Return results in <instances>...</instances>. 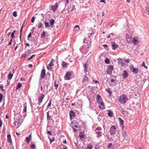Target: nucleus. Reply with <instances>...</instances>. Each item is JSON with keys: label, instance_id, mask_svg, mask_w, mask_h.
I'll return each mask as SVG.
<instances>
[{"label": "nucleus", "instance_id": "obj_62", "mask_svg": "<svg viewBox=\"0 0 149 149\" xmlns=\"http://www.w3.org/2000/svg\"><path fill=\"white\" fill-rule=\"evenodd\" d=\"M20 80L22 81H25V78H20Z\"/></svg>", "mask_w": 149, "mask_h": 149}, {"label": "nucleus", "instance_id": "obj_64", "mask_svg": "<svg viewBox=\"0 0 149 149\" xmlns=\"http://www.w3.org/2000/svg\"><path fill=\"white\" fill-rule=\"evenodd\" d=\"M125 61L127 63H129L130 62L128 59H126L125 60Z\"/></svg>", "mask_w": 149, "mask_h": 149}, {"label": "nucleus", "instance_id": "obj_12", "mask_svg": "<svg viewBox=\"0 0 149 149\" xmlns=\"http://www.w3.org/2000/svg\"><path fill=\"white\" fill-rule=\"evenodd\" d=\"M113 69V67L112 65H110L108 67L107 70V72L108 73L110 74L111 72L112 71Z\"/></svg>", "mask_w": 149, "mask_h": 149}, {"label": "nucleus", "instance_id": "obj_14", "mask_svg": "<svg viewBox=\"0 0 149 149\" xmlns=\"http://www.w3.org/2000/svg\"><path fill=\"white\" fill-rule=\"evenodd\" d=\"M31 134H30L29 136L26 137L25 141L27 143H29L30 140L31 139Z\"/></svg>", "mask_w": 149, "mask_h": 149}, {"label": "nucleus", "instance_id": "obj_47", "mask_svg": "<svg viewBox=\"0 0 149 149\" xmlns=\"http://www.w3.org/2000/svg\"><path fill=\"white\" fill-rule=\"evenodd\" d=\"M111 35L114 36V35H115V34H114L113 33H111L110 34H109V35L107 36V37L109 38H110L111 37Z\"/></svg>", "mask_w": 149, "mask_h": 149}, {"label": "nucleus", "instance_id": "obj_2", "mask_svg": "<svg viewBox=\"0 0 149 149\" xmlns=\"http://www.w3.org/2000/svg\"><path fill=\"white\" fill-rule=\"evenodd\" d=\"M21 40L22 38L21 37V38H19V39H17L15 41V43L14 44V46H15V44H17V45L14 48V50H16L19 46H20Z\"/></svg>", "mask_w": 149, "mask_h": 149}, {"label": "nucleus", "instance_id": "obj_20", "mask_svg": "<svg viewBox=\"0 0 149 149\" xmlns=\"http://www.w3.org/2000/svg\"><path fill=\"white\" fill-rule=\"evenodd\" d=\"M69 65L67 63L63 61L62 64V67L64 68H67V65Z\"/></svg>", "mask_w": 149, "mask_h": 149}, {"label": "nucleus", "instance_id": "obj_11", "mask_svg": "<svg viewBox=\"0 0 149 149\" xmlns=\"http://www.w3.org/2000/svg\"><path fill=\"white\" fill-rule=\"evenodd\" d=\"M45 75V70L43 69L41 71L40 77L41 79H43L44 78Z\"/></svg>", "mask_w": 149, "mask_h": 149}, {"label": "nucleus", "instance_id": "obj_8", "mask_svg": "<svg viewBox=\"0 0 149 149\" xmlns=\"http://www.w3.org/2000/svg\"><path fill=\"white\" fill-rule=\"evenodd\" d=\"M79 136L80 139L82 140H84L85 139V135L83 132H80L79 134Z\"/></svg>", "mask_w": 149, "mask_h": 149}, {"label": "nucleus", "instance_id": "obj_23", "mask_svg": "<svg viewBox=\"0 0 149 149\" xmlns=\"http://www.w3.org/2000/svg\"><path fill=\"white\" fill-rule=\"evenodd\" d=\"M31 148L30 149H36L35 145L32 142H31Z\"/></svg>", "mask_w": 149, "mask_h": 149}, {"label": "nucleus", "instance_id": "obj_58", "mask_svg": "<svg viewBox=\"0 0 149 149\" xmlns=\"http://www.w3.org/2000/svg\"><path fill=\"white\" fill-rule=\"evenodd\" d=\"M2 124V121L1 120V119H0V127H1Z\"/></svg>", "mask_w": 149, "mask_h": 149}, {"label": "nucleus", "instance_id": "obj_45", "mask_svg": "<svg viewBox=\"0 0 149 149\" xmlns=\"http://www.w3.org/2000/svg\"><path fill=\"white\" fill-rule=\"evenodd\" d=\"M76 8H75V6L74 5H73L72 6V9L71 10V11H72L73 10H75Z\"/></svg>", "mask_w": 149, "mask_h": 149}, {"label": "nucleus", "instance_id": "obj_53", "mask_svg": "<svg viewBox=\"0 0 149 149\" xmlns=\"http://www.w3.org/2000/svg\"><path fill=\"white\" fill-rule=\"evenodd\" d=\"M122 113L124 114H126L127 113V112L125 111H122Z\"/></svg>", "mask_w": 149, "mask_h": 149}, {"label": "nucleus", "instance_id": "obj_5", "mask_svg": "<svg viewBox=\"0 0 149 149\" xmlns=\"http://www.w3.org/2000/svg\"><path fill=\"white\" fill-rule=\"evenodd\" d=\"M130 69L131 71L133 72L134 74H136L138 71L137 68H134L132 65L130 66Z\"/></svg>", "mask_w": 149, "mask_h": 149}, {"label": "nucleus", "instance_id": "obj_63", "mask_svg": "<svg viewBox=\"0 0 149 149\" xmlns=\"http://www.w3.org/2000/svg\"><path fill=\"white\" fill-rule=\"evenodd\" d=\"M78 28V29H79V26L78 25H76L74 27V28Z\"/></svg>", "mask_w": 149, "mask_h": 149}, {"label": "nucleus", "instance_id": "obj_16", "mask_svg": "<svg viewBox=\"0 0 149 149\" xmlns=\"http://www.w3.org/2000/svg\"><path fill=\"white\" fill-rule=\"evenodd\" d=\"M72 126L73 127V129L74 131H77L79 130V128L77 125H74L73 124H72Z\"/></svg>", "mask_w": 149, "mask_h": 149}, {"label": "nucleus", "instance_id": "obj_43", "mask_svg": "<svg viewBox=\"0 0 149 149\" xmlns=\"http://www.w3.org/2000/svg\"><path fill=\"white\" fill-rule=\"evenodd\" d=\"M22 28H21V29L20 30L19 38H21V37H22Z\"/></svg>", "mask_w": 149, "mask_h": 149}, {"label": "nucleus", "instance_id": "obj_56", "mask_svg": "<svg viewBox=\"0 0 149 149\" xmlns=\"http://www.w3.org/2000/svg\"><path fill=\"white\" fill-rule=\"evenodd\" d=\"M12 39H11L10 40V41L8 43V44L9 45H11L12 44Z\"/></svg>", "mask_w": 149, "mask_h": 149}, {"label": "nucleus", "instance_id": "obj_50", "mask_svg": "<svg viewBox=\"0 0 149 149\" xmlns=\"http://www.w3.org/2000/svg\"><path fill=\"white\" fill-rule=\"evenodd\" d=\"M3 86L2 84H0V88L3 91H4L3 89Z\"/></svg>", "mask_w": 149, "mask_h": 149}, {"label": "nucleus", "instance_id": "obj_9", "mask_svg": "<svg viewBox=\"0 0 149 149\" xmlns=\"http://www.w3.org/2000/svg\"><path fill=\"white\" fill-rule=\"evenodd\" d=\"M58 3L57 2H56L55 5H52V9L53 11L55 12L56 10L58 8Z\"/></svg>", "mask_w": 149, "mask_h": 149}, {"label": "nucleus", "instance_id": "obj_25", "mask_svg": "<svg viewBox=\"0 0 149 149\" xmlns=\"http://www.w3.org/2000/svg\"><path fill=\"white\" fill-rule=\"evenodd\" d=\"M37 27L38 29L41 28L42 26V24L41 22H40L37 24Z\"/></svg>", "mask_w": 149, "mask_h": 149}, {"label": "nucleus", "instance_id": "obj_52", "mask_svg": "<svg viewBox=\"0 0 149 149\" xmlns=\"http://www.w3.org/2000/svg\"><path fill=\"white\" fill-rule=\"evenodd\" d=\"M62 1H64L65 2V4H67L68 2V0H62Z\"/></svg>", "mask_w": 149, "mask_h": 149}, {"label": "nucleus", "instance_id": "obj_17", "mask_svg": "<svg viewBox=\"0 0 149 149\" xmlns=\"http://www.w3.org/2000/svg\"><path fill=\"white\" fill-rule=\"evenodd\" d=\"M132 37L129 36H126V40L127 42H128V43H129L131 42V40L132 39Z\"/></svg>", "mask_w": 149, "mask_h": 149}, {"label": "nucleus", "instance_id": "obj_26", "mask_svg": "<svg viewBox=\"0 0 149 149\" xmlns=\"http://www.w3.org/2000/svg\"><path fill=\"white\" fill-rule=\"evenodd\" d=\"M13 75L10 72L8 76V79H10L13 77Z\"/></svg>", "mask_w": 149, "mask_h": 149}, {"label": "nucleus", "instance_id": "obj_29", "mask_svg": "<svg viewBox=\"0 0 149 149\" xmlns=\"http://www.w3.org/2000/svg\"><path fill=\"white\" fill-rule=\"evenodd\" d=\"M108 115L110 117H112L113 115V113L111 111L109 110L108 113Z\"/></svg>", "mask_w": 149, "mask_h": 149}, {"label": "nucleus", "instance_id": "obj_60", "mask_svg": "<svg viewBox=\"0 0 149 149\" xmlns=\"http://www.w3.org/2000/svg\"><path fill=\"white\" fill-rule=\"evenodd\" d=\"M26 110H27V109H26V106L25 107V108L24 109V112H26Z\"/></svg>", "mask_w": 149, "mask_h": 149}, {"label": "nucleus", "instance_id": "obj_46", "mask_svg": "<svg viewBox=\"0 0 149 149\" xmlns=\"http://www.w3.org/2000/svg\"><path fill=\"white\" fill-rule=\"evenodd\" d=\"M13 15L15 17H16L17 16V12L15 11L13 12Z\"/></svg>", "mask_w": 149, "mask_h": 149}, {"label": "nucleus", "instance_id": "obj_6", "mask_svg": "<svg viewBox=\"0 0 149 149\" xmlns=\"http://www.w3.org/2000/svg\"><path fill=\"white\" fill-rule=\"evenodd\" d=\"M88 79L87 77L85 75L84 76L82 81V84L84 85H85L88 82Z\"/></svg>", "mask_w": 149, "mask_h": 149}, {"label": "nucleus", "instance_id": "obj_10", "mask_svg": "<svg viewBox=\"0 0 149 149\" xmlns=\"http://www.w3.org/2000/svg\"><path fill=\"white\" fill-rule=\"evenodd\" d=\"M69 114L70 120H72V118H74L75 117V114L74 111L72 110L70 111Z\"/></svg>", "mask_w": 149, "mask_h": 149}, {"label": "nucleus", "instance_id": "obj_61", "mask_svg": "<svg viewBox=\"0 0 149 149\" xmlns=\"http://www.w3.org/2000/svg\"><path fill=\"white\" fill-rule=\"evenodd\" d=\"M51 100L50 101L49 103L48 104L47 106L48 107H50L51 106Z\"/></svg>", "mask_w": 149, "mask_h": 149}, {"label": "nucleus", "instance_id": "obj_55", "mask_svg": "<svg viewBox=\"0 0 149 149\" xmlns=\"http://www.w3.org/2000/svg\"><path fill=\"white\" fill-rule=\"evenodd\" d=\"M14 36H15L14 34H13V33H12L11 35V36L12 37L11 39H12L13 40V37H14Z\"/></svg>", "mask_w": 149, "mask_h": 149}, {"label": "nucleus", "instance_id": "obj_38", "mask_svg": "<svg viewBox=\"0 0 149 149\" xmlns=\"http://www.w3.org/2000/svg\"><path fill=\"white\" fill-rule=\"evenodd\" d=\"M107 91L108 93H109V96H110L112 94V92L110 91L109 89H107Z\"/></svg>", "mask_w": 149, "mask_h": 149}, {"label": "nucleus", "instance_id": "obj_39", "mask_svg": "<svg viewBox=\"0 0 149 149\" xmlns=\"http://www.w3.org/2000/svg\"><path fill=\"white\" fill-rule=\"evenodd\" d=\"M105 62L107 64H109V60L108 58H106L105 59Z\"/></svg>", "mask_w": 149, "mask_h": 149}, {"label": "nucleus", "instance_id": "obj_3", "mask_svg": "<svg viewBox=\"0 0 149 149\" xmlns=\"http://www.w3.org/2000/svg\"><path fill=\"white\" fill-rule=\"evenodd\" d=\"M71 74H72L70 72H67L64 76L65 79L67 80H70L71 79Z\"/></svg>", "mask_w": 149, "mask_h": 149}, {"label": "nucleus", "instance_id": "obj_54", "mask_svg": "<svg viewBox=\"0 0 149 149\" xmlns=\"http://www.w3.org/2000/svg\"><path fill=\"white\" fill-rule=\"evenodd\" d=\"M111 146H112V143H109V144L108 145V148H111Z\"/></svg>", "mask_w": 149, "mask_h": 149}, {"label": "nucleus", "instance_id": "obj_19", "mask_svg": "<svg viewBox=\"0 0 149 149\" xmlns=\"http://www.w3.org/2000/svg\"><path fill=\"white\" fill-rule=\"evenodd\" d=\"M7 139L8 142L10 143H12V140L11 139V135L9 134L7 135Z\"/></svg>", "mask_w": 149, "mask_h": 149}, {"label": "nucleus", "instance_id": "obj_32", "mask_svg": "<svg viewBox=\"0 0 149 149\" xmlns=\"http://www.w3.org/2000/svg\"><path fill=\"white\" fill-rule=\"evenodd\" d=\"M54 60L53 59H51L50 63L49 64V65L51 66H53L54 65Z\"/></svg>", "mask_w": 149, "mask_h": 149}, {"label": "nucleus", "instance_id": "obj_15", "mask_svg": "<svg viewBox=\"0 0 149 149\" xmlns=\"http://www.w3.org/2000/svg\"><path fill=\"white\" fill-rule=\"evenodd\" d=\"M132 42L133 44L134 45H137L138 43V42L137 37H134L133 38Z\"/></svg>", "mask_w": 149, "mask_h": 149}, {"label": "nucleus", "instance_id": "obj_28", "mask_svg": "<svg viewBox=\"0 0 149 149\" xmlns=\"http://www.w3.org/2000/svg\"><path fill=\"white\" fill-rule=\"evenodd\" d=\"M97 136L98 138H100L102 135L101 132H98L97 133Z\"/></svg>", "mask_w": 149, "mask_h": 149}, {"label": "nucleus", "instance_id": "obj_41", "mask_svg": "<svg viewBox=\"0 0 149 149\" xmlns=\"http://www.w3.org/2000/svg\"><path fill=\"white\" fill-rule=\"evenodd\" d=\"M3 97V94L1 93H0V102L2 101Z\"/></svg>", "mask_w": 149, "mask_h": 149}, {"label": "nucleus", "instance_id": "obj_57", "mask_svg": "<svg viewBox=\"0 0 149 149\" xmlns=\"http://www.w3.org/2000/svg\"><path fill=\"white\" fill-rule=\"evenodd\" d=\"M47 133L48 134H49L50 135H52L51 132L50 131H47Z\"/></svg>", "mask_w": 149, "mask_h": 149}, {"label": "nucleus", "instance_id": "obj_7", "mask_svg": "<svg viewBox=\"0 0 149 149\" xmlns=\"http://www.w3.org/2000/svg\"><path fill=\"white\" fill-rule=\"evenodd\" d=\"M97 102L99 103L100 107L102 109H104V102L101 101H98V100Z\"/></svg>", "mask_w": 149, "mask_h": 149}, {"label": "nucleus", "instance_id": "obj_36", "mask_svg": "<svg viewBox=\"0 0 149 149\" xmlns=\"http://www.w3.org/2000/svg\"><path fill=\"white\" fill-rule=\"evenodd\" d=\"M44 24L45 26L46 27H48L49 26V23L45 22Z\"/></svg>", "mask_w": 149, "mask_h": 149}, {"label": "nucleus", "instance_id": "obj_49", "mask_svg": "<svg viewBox=\"0 0 149 149\" xmlns=\"http://www.w3.org/2000/svg\"><path fill=\"white\" fill-rule=\"evenodd\" d=\"M35 17H33L31 20V22L32 23H33L35 21Z\"/></svg>", "mask_w": 149, "mask_h": 149}, {"label": "nucleus", "instance_id": "obj_33", "mask_svg": "<svg viewBox=\"0 0 149 149\" xmlns=\"http://www.w3.org/2000/svg\"><path fill=\"white\" fill-rule=\"evenodd\" d=\"M48 137L50 140V143H51L54 141V137H52V139H51L50 138L49 136H48Z\"/></svg>", "mask_w": 149, "mask_h": 149}, {"label": "nucleus", "instance_id": "obj_27", "mask_svg": "<svg viewBox=\"0 0 149 149\" xmlns=\"http://www.w3.org/2000/svg\"><path fill=\"white\" fill-rule=\"evenodd\" d=\"M93 148V146L91 144H90L87 146L86 149H92Z\"/></svg>", "mask_w": 149, "mask_h": 149}, {"label": "nucleus", "instance_id": "obj_48", "mask_svg": "<svg viewBox=\"0 0 149 149\" xmlns=\"http://www.w3.org/2000/svg\"><path fill=\"white\" fill-rule=\"evenodd\" d=\"M58 86V85L57 84H56V82H54V86H55V88L56 89H57Z\"/></svg>", "mask_w": 149, "mask_h": 149}, {"label": "nucleus", "instance_id": "obj_30", "mask_svg": "<svg viewBox=\"0 0 149 149\" xmlns=\"http://www.w3.org/2000/svg\"><path fill=\"white\" fill-rule=\"evenodd\" d=\"M45 36V32L43 31L41 35V37L42 38H44Z\"/></svg>", "mask_w": 149, "mask_h": 149}, {"label": "nucleus", "instance_id": "obj_22", "mask_svg": "<svg viewBox=\"0 0 149 149\" xmlns=\"http://www.w3.org/2000/svg\"><path fill=\"white\" fill-rule=\"evenodd\" d=\"M112 46L113 49L114 50H115L118 47V45L117 44H115L114 42L112 44Z\"/></svg>", "mask_w": 149, "mask_h": 149}, {"label": "nucleus", "instance_id": "obj_34", "mask_svg": "<svg viewBox=\"0 0 149 149\" xmlns=\"http://www.w3.org/2000/svg\"><path fill=\"white\" fill-rule=\"evenodd\" d=\"M97 100H98V101H101L100 100L101 99V97L100 96V95H97Z\"/></svg>", "mask_w": 149, "mask_h": 149}, {"label": "nucleus", "instance_id": "obj_51", "mask_svg": "<svg viewBox=\"0 0 149 149\" xmlns=\"http://www.w3.org/2000/svg\"><path fill=\"white\" fill-rule=\"evenodd\" d=\"M96 130H102V128L100 127H98L96 128Z\"/></svg>", "mask_w": 149, "mask_h": 149}, {"label": "nucleus", "instance_id": "obj_35", "mask_svg": "<svg viewBox=\"0 0 149 149\" xmlns=\"http://www.w3.org/2000/svg\"><path fill=\"white\" fill-rule=\"evenodd\" d=\"M47 119L48 120H50L51 119V117L49 115V112H47Z\"/></svg>", "mask_w": 149, "mask_h": 149}, {"label": "nucleus", "instance_id": "obj_21", "mask_svg": "<svg viewBox=\"0 0 149 149\" xmlns=\"http://www.w3.org/2000/svg\"><path fill=\"white\" fill-rule=\"evenodd\" d=\"M55 20L53 19H51L49 20V22L51 27H52L54 23Z\"/></svg>", "mask_w": 149, "mask_h": 149}, {"label": "nucleus", "instance_id": "obj_18", "mask_svg": "<svg viewBox=\"0 0 149 149\" xmlns=\"http://www.w3.org/2000/svg\"><path fill=\"white\" fill-rule=\"evenodd\" d=\"M123 76L124 78H126V77H127L128 76V73L126 70H124L123 73Z\"/></svg>", "mask_w": 149, "mask_h": 149}, {"label": "nucleus", "instance_id": "obj_37", "mask_svg": "<svg viewBox=\"0 0 149 149\" xmlns=\"http://www.w3.org/2000/svg\"><path fill=\"white\" fill-rule=\"evenodd\" d=\"M123 136L124 138H127V134L125 132L123 133Z\"/></svg>", "mask_w": 149, "mask_h": 149}, {"label": "nucleus", "instance_id": "obj_13", "mask_svg": "<svg viewBox=\"0 0 149 149\" xmlns=\"http://www.w3.org/2000/svg\"><path fill=\"white\" fill-rule=\"evenodd\" d=\"M45 97L44 95L42 94L41 97H40L38 99V104L40 105V103L42 102Z\"/></svg>", "mask_w": 149, "mask_h": 149}, {"label": "nucleus", "instance_id": "obj_24", "mask_svg": "<svg viewBox=\"0 0 149 149\" xmlns=\"http://www.w3.org/2000/svg\"><path fill=\"white\" fill-rule=\"evenodd\" d=\"M118 119L120 125H123L124 122V121L122 119L120 118H119Z\"/></svg>", "mask_w": 149, "mask_h": 149}, {"label": "nucleus", "instance_id": "obj_40", "mask_svg": "<svg viewBox=\"0 0 149 149\" xmlns=\"http://www.w3.org/2000/svg\"><path fill=\"white\" fill-rule=\"evenodd\" d=\"M35 54L32 55L29 58H28V59H27V61H29L31 59H32L33 58V57H35Z\"/></svg>", "mask_w": 149, "mask_h": 149}, {"label": "nucleus", "instance_id": "obj_4", "mask_svg": "<svg viewBox=\"0 0 149 149\" xmlns=\"http://www.w3.org/2000/svg\"><path fill=\"white\" fill-rule=\"evenodd\" d=\"M116 127L114 125L112 126L110 129V132L111 135L114 134L115 133Z\"/></svg>", "mask_w": 149, "mask_h": 149}, {"label": "nucleus", "instance_id": "obj_31", "mask_svg": "<svg viewBox=\"0 0 149 149\" xmlns=\"http://www.w3.org/2000/svg\"><path fill=\"white\" fill-rule=\"evenodd\" d=\"M22 86L21 84L19 82L18 83L16 87V89H18L19 88Z\"/></svg>", "mask_w": 149, "mask_h": 149}, {"label": "nucleus", "instance_id": "obj_1", "mask_svg": "<svg viewBox=\"0 0 149 149\" xmlns=\"http://www.w3.org/2000/svg\"><path fill=\"white\" fill-rule=\"evenodd\" d=\"M128 100L127 96L125 95H121L119 98V101L122 104H125Z\"/></svg>", "mask_w": 149, "mask_h": 149}, {"label": "nucleus", "instance_id": "obj_44", "mask_svg": "<svg viewBox=\"0 0 149 149\" xmlns=\"http://www.w3.org/2000/svg\"><path fill=\"white\" fill-rule=\"evenodd\" d=\"M87 66V65L86 63L84 64V71L86 72L87 71V68H86Z\"/></svg>", "mask_w": 149, "mask_h": 149}, {"label": "nucleus", "instance_id": "obj_42", "mask_svg": "<svg viewBox=\"0 0 149 149\" xmlns=\"http://www.w3.org/2000/svg\"><path fill=\"white\" fill-rule=\"evenodd\" d=\"M52 66H50L49 65L48 66H47V68L48 70L51 71L52 69Z\"/></svg>", "mask_w": 149, "mask_h": 149}, {"label": "nucleus", "instance_id": "obj_59", "mask_svg": "<svg viewBox=\"0 0 149 149\" xmlns=\"http://www.w3.org/2000/svg\"><path fill=\"white\" fill-rule=\"evenodd\" d=\"M31 33H29L28 35V38H30V37H31Z\"/></svg>", "mask_w": 149, "mask_h": 149}]
</instances>
